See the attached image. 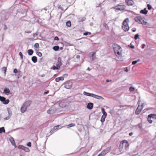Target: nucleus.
<instances>
[{"instance_id": "f257e3e1", "label": "nucleus", "mask_w": 156, "mask_h": 156, "mask_svg": "<svg viewBox=\"0 0 156 156\" xmlns=\"http://www.w3.org/2000/svg\"><path fill=\"white\" fill-rule=\"evenodd\" d=\"M113 48L116 55L119 57L122 55V49L120 46L117 44H114Z\"/></svg>"}, {"instance_id": "f03ea898", "label": "nucleus", "mask_w": 156, "mask_h": 156, "mask_svg": "<svg viewBox=\"0 0 156 156\" xmlns=\"http://www.w3.org/2000/svg\"><path fill=\"white\" fill-rule=\"evenodd\" d=\"M129 19L128 18L126 19L122 23V29L125 31H128L129 29V27L128 24Z\"/></svg>"}, {"instance_id": "7ed1b4c3", "label": "nucleus", "mask_w": 156, "mask_h": 156, "mask_svg": "<svg viewBox=\"0 0 156 156\" xmlns=\"http://www.w3.org/2000/svg\"><path fill=\"white\" fill-rule=\"evenodd\" d=\"M134 19L136 22L138 23H139L147 25V23L144 21L145 18L144 17H141L140 16H138L135 17Z\"/></svg>"}, {"instance_id": "20e7f679", "label": "nucleus", "mask_w": 156, "mask_h": 156, "mask_svg": "<svg viewBox=\"0 0 156 156\" xmlns=\"http://www.w3.org/2000/svg\"><path fill=\"white\" fill-rule=\"evenodd\" d=\"M126 8V6L125 5H118L115 6V10L118 11L119 10H124Z\"/></svg>"}, {"instance_id": "39448f33", "label": "nucleus", "mask_w": 156, "mask_h": 156, "mask_svg": "<svg viewBox=\"0 0 156 156\" xmlns=\"http://www.w3.org/2000/svg\"><path fill=\"white\" fill-rule=\"evenodd\" d=\"M0 101L2 102L4 104L6 105L8 104L9 101V99L6 100V98L3 97H2L0 96Z\"/></svg>"}, {"instance_id": "423d86ee", "label": "nucleus", "mask_w": 156, "mask_h": 156, "mask_svg": "<svg viewBox=\"0 0 156 156\" xmlns=\"http://www.w3.org/2000/svg\"><path fill=\"white\" fill-rule=\"evenodd\" d=\"M72 84V82L68 81L65 84V87L67 89H70L71 87Z\"/></svg>"}, {"instance_id": "0eeeda50", "label": "nucleus", "mask_w": 156, "mask_h": 156, "mask_svg": "<svg viewBox=\"0 0 156 156\" xmlns=\"http://www.w3.org/2000/svg\"><path fill=\"white\" fill-rule=\"evenodd\" d=\"M91 95H89V96L90 97H92L94 98H96L98 99L99 100H103L104 99V98L101 96H98V95H96L95 94H90Z\"/></svg>"}, {"instance_id": "6e6552de", "label": "nucleus", "mask_w": 156, "mask_h": 156, "mask_svg": "<svg viewBox=\"0 0 156 156\" xmlns=\"http://www.w3.org/2000/svg\"><path fill=\"white\" fill-rule=\"evenodd\" d=\"M19 148L24 150L26 152H29L30 151V150L28 148L25 147L23 145H19Z\"/></svg>"}, {"instance_id": "1a4fd4ad", "label": "nucleus", "mask_w": 156, "mask_h": 156, "mask_svg": "<svg viewBox=\"0 0 156 156\" xmlns=\"http://www.w3.org/2000/svg\"><path fill=\"white\" fill-rule=\"evenodd\" d=\"M90 54L91 55V57L90 62L93 61L95 59L96 57V52H91Z\"/></svg>"}, {"instance_id": "9d476101", "label": "nucleus", "mask_w": 156, "mask_h": 156, "mask_svg": "<svg viewBox=\"0 0 156 156\" xmlns=\"http://www.w3.org/2000/svg\"><path fill=\"white\" fill-rule=\"evenodd\" d=\"M61 59L59 57L58 58V61L56 62V66L59 68H60V66L62 65Z\"/></svg>"}, {"instance_id": "9b49d317", "label": "nucleus", "mask_w": 156, "mask_h": 156, "mask_svg": "<svg viewBox=\"0 0 156 156\" xmlns=\"http://www.w3.org/2000/svg\"><path fill=\"white\" fill-rule=\"evenodd\" d=\"M123 143L124 145L125 146V149L126 150H127L128 149V147H129V144L128 143L127 141L126 140H123Z\"/></svg>"}, {"instance_id": "f8f14e48", "label": "nucleus", "mask_w": 156, "mask_h": 156, "mask_svg": "<svg viewBox=\"0 0 156 156\" xmlns=\"http://www.w3.org/2000/svg\"><path fill=\"white\" fill-rule=\"evenodd\" d=\"M143 109V107L139 105L135 111V114L136 115L139 114Z\"/></svg>"}, {"instance_id": "ddd939ff", "label": "nucleus", "mask_w": 156, "mask_h": 156, "mask_svg": "<svg viewBox=\"0 0 156 156\" xmlns=\"http://www.w3.org/2000/svg\"><path fill=\"white\" fill-rule=\"evenodd\" d=\"M126 3L128 6L132 5L134 4L133 1L132 0H125Z\"/></svg>"}, {"instance_id": "4468645a", "label": "nucleus", "mask_w": 156, "mask_h": 156, "mask_svg": "<svg viewBox=\"0 0 156 156\" xmlns=\"http://www.w3.org/2000/svg\"><path fill=\"white\" fill-rule=\"evenodd\" d=\"M55 112V110L54 108H51L47 111V113L49 114H51L54 113Z\"/></svg>"}, {"instance_id": "2eb2a0df", "label": "nucleus", "mask_w": 156, "mask_h": 156, "mask_svg": "<svg viewBox=\"0 0 156 156\" xmlns=\"http://www.w3.org/2000/svg\"><path fill=\"white\" fill-rule=\"evenodd\" d=\"M27 108L23 104L21 108V112L22 113H24L27 110Z\"/></svg>"}, {"instance_id": "dca6fc26", "label": "nucleus", "mask_w": 156, "mask_h": 156, "mask_svg": "<svg viewBox=\"0 0 156 156\" xmlns=\"http://www.w3.org/2000/svg\"><path fill=\"white\" fill-rule=\"evenodd\" d=\"M107 115V114H103L102 116L101 121L102 122H103L105 120V119L106 118Z\"/></svg>"}, {"instance_id": "f3484780", "label": "nucleus", "mask_w": 156, "mask_h": 156, "mask_svg": "<svg viewBox=\"0 0 156 156\" xmlns=\"http://www.w3.org/2000/svg\"><path fill=\"white\" fill-rule=\"evenodd\" d=\"M124 145V144L122 140L121 142L119 147V150L120 152L122 151Z\"/></svg>"}, {"instance_id": "a211bd4d", "label": "nucleus", "mask_w": 156, "mask_h": 156, "mask_svg": "<svg viewBox=\"0 0 156 156\" xmlns=\"http://www.w3.org/2000/svg\"><path fill=\"white\" fill-rule=\"evenodd\" d=\"M9 115L6 117H5L4 118V119L5 120H7L9 119L11 117V112L10 111H9V110H8Z\"/></svg>"}, {"instance_id": "6ab92c4d", "label": "nucleus", "mask_w": 156, "mask_h": 156, "mask_svg": "<svg viewBox=\"0 0 156 156\" xmlns=\"http://www.w3.org/2000/svg\"><path fill=\"white\" fill-rule=\"evenodd\" d=\"M31 104V101H26L23 104L27 108Z\"/></svg>"}, {"instance_id": "aec40b11", "label": "nucleus", "mask_w": 156, "mask_h": 156, "mask_svg": "<svg viewBox=\"0 0 156 156\" xmlns=\"http://www.w3.org/2000/svg\"><path fill=\"white\" fill-rule=\"evenodd\" d=\"M3 92L6 95H9L10 94V91L9 89L6 88L4 90Z\"/></svg>"}, {"instance_id": "412c9836", "label": "nucleus", "mask_w": 156, "mask_h": 156, "mask_svg": "<svg viewBox=\"0 0 156 156\" xmlns=\"http://www.w3.org/2000/svg\"><path fill=\"white\" fill-rule=\"evenodd\" d=\"M93 104L92 103H89L87 104V108L89 109H91L92 108Z\"/></svg>"}, {"instance_id": "4be33fe9", "label": "nucleus", "mask_w": 156, "mask_h": 156, "mask_svg": "<svg viewBox=\"0 0 156 156\" xmlns=\"http://www.w3.org/2000/svg\"><path fill=\"white\" fill-rule=\"evenodd\" d=\"M9 140L10 142L14 146H16V144L15 143L14 140L13 138L11 137H10L9 139Z\"/></svg>"}, {"instance_id": "5701e85b", "label": "nucleus", "mask_w": 156, "mask_h": 156, "mask_svg": "<svg viewBox=\"0 0 156 156\" xmlns=\"http://www.w3.org/2000/svg\"><path fill=\"white\" fill-rule=\"evenodd\" d=\"M147 12H148V10H147L146 9V8H145L143 10H141L140 11V13L144 14V15H146V14H147Z\"/></svg>"}, {"instance_id": "b1692460", "label": "nucleus", "mask_w": 156, "mask_h": 156, "mask_svg": "<svg viewBox=\"0 0 156 156\" xmlns=\"http://www.w3.org/2000/svg\"><path fill=\"white\" fill-rule=\"evenodd\" d=\"M149 115L151 117L152 119L154 121L156 119V115L151 114Z\"/></svg>"}, {"instance_id": "393cba45", "label": "nucleus", "mask_w": 156, "mask_h": 156, "mask_svg": "<svg viewBox=\"0 0 156 156\" xmlns=\"http://www.w3.org/2000/svg\"><path fill=\"white\" fill-rule=\"evenodd\" d=\"M147 120L148 122L150 123H152V122L153 121H154L151 118V117L150 116H149V115H148V117Z\"/></svg>"}, {"instance_id": "a878e982", "label": "nucleus", "mask_w": 156, "mask_h": 156, "mask_svg": "<svg viewBox=\"0 0 156 156\" xmlns=\"http://www.w3.org/2000/svg\"><path fill=\"white\" fill-rule=\"evenodd\" d=\"M31 60L34 63L36 62L37 61V58L35 56L32 57L31 58Z\"/></svg>"}, {"instance_id": "bb28decb", "label": "nucleus", "mask_w": 156, "mask_h": 156, "mask_svg": "<svg viewBox=\"0 0 156 156\" xmlns=\"http://www.w3.org/2000/svg\"><path fill=\"white\" fill-rule=\"evenodd\" d=\"M33 51L32 49H29L27 51V52L29 55H32L33 54Z\"/></svg>"}, {"instance_id": "cd10ccee", "label": "nucleus", "mask_w": 156, "mask_h": 156, "mask_svg": "<svg viewBox=\"0 0 156 156\" xmlns=\"http://www.w3.org/2000/svg\"><path fill=\"white\" fill-rule=\"evenodd\" d=\"M59 126H57L54 127L53 129L50 131V133H51L52 131H54V130H55L57 129Z\"/></svg>"}, {"instance_id": "c85d7f7f", "label": "nucleus", "mask_w": 156, "mask_h": 156, "mask_svg": "<svg viewBox=\"0 0 156 156\" xmlns=\"http://www.w3.org/2000/svg\"><path fill=\"white\" fill-rule=\"evenodd\" d=\"M110 150V148L108 147V148H107L105 149L104 151H105V152L106 154H107V153H108V152H109Z\"/></svg>"}, {"instance_id": "c756f323", "label": "nucleus", "mask_w": 156, "mask_h": 156, "mask_svg": "<svg viewBox=\"0 0 156 156\" xmlns=\"http://www.w3.org/2000/svg\"><path fill=\"white\" fill-rule=\"evenodd\" d=\"M66 25L68 27H70L71 26V23L70 21H68L66 23Z\"/></svg>"}, {"instance_id": "7c9ffc66", "label": "nucleus", "mask_w": 156, "mask_h": 156, "mask_svg": "<svg viewBox=\"0 0 156 156\" xmlns=\"http://www.w3.org/2000/svg\"><path fill=\"white\" fill-rule=\"evenodd\" d=\"M59 68H58L57 66H53L51 68V69H52L53 70H57Z\"/></svg>"}, {"instance_id": "2f4dec72", "label": "nucleus", "mask_w": 156, "mask_h": 156, "mask_svg": "<svg viewBox=\"0 0 156 156\" xmlns=\"http://www.w3.org/2000/svg\"><path fill=\"white\" fill-rule=\"evenodd\" d=\"M140 61V59H138L137 60L134 61L132 62V65H134L136 64L137 62H139Z\"/></svg>"}, {"instance_id": "473e14b6", "label": "nucleus", "mask_w": 156, "mask_h": 156, "mask_svg": "<svg viewBox=\"0 0 156 156\" xmlns=\"http://www.w3.org/2000/svg\"><path fill=\"white\" fill-rule=\"evenodd\" d=\"M75 126V124L71 123V124H70L68 125L67 128H69L70 127H73V126Z\"/></svg>"}, {"instance_id": "72a5a7b5", "label": "nucleus", "mask_w": 156, "mask_h": 156, "mask_svg": "<svg viewBox=\"0 0 156 156\" xmlns=\"http://www.w3.org/2000/svg\"><path fill=\"white\" fill-rule=\"evenodd\" d=\"M59 47L58 46H55L53 47V49L55 51H56L58 50Z\"/></svg>"}, {"instance_id": "f704fd0d", "label": "nucleus", "mask_w": 156, "mask_h": 156, "mask_svg": "<svg viewBox=\"0 0 156 156\" xmlns=\"http://www.w3.org/2000/svg\"><path fill=\"white\" fill-rule=\"evenodd\" d=\"M5 131L4 127H2L0 128V133H1L2 132L5 133Z\"/></svg>"}, {"instance_id": "c9c22d12", "label": "nucleus", "mask_w": 156, "mask_h": 156, "mask_svg": "<svg viewBox=\"0 0 156 156\" xmlns=\"http://www.w3.org/2000/svg\"><path fill=\"white\" fill-rule=\"evenodd\" d=\"M134 90H135V88L133 87H131L129 88V90L130 92H133V91H134Z\"/></svg>"}, {"instance_id": "e433bc0d", "label": "nucleus", "mask_w": 156, "mask_h": 156, "mask_svg": "<svg viewBox=\"0 0 156 156\" xmlns=\"http://www.w3.org/2000/svg\"><path fill=\"white\" fill-rule=\"evenodd\" d=\"M101 111L103 113V114H107V113L105 111V109L104 108H101Z\"/></svg>"}, {"instance_id": "4c0bfd02", "label": "nucleus", "mask_w": 156, "mask_h": 156, "mask_svg": "<svg viewBox=\"0 0 156 156\" xmlns=\"http://www.w3.org/2000/svg\"><path fill=\"white\" fill-rule=\"evenodd\" d=\"M90 94L91 93H88V92H87L86 91H84L83 92V94L85 95H87V96H89V95H91Z\"/></svg>"}, {"instance_id": "58836bf2", "label": "nucleus", "mask_w": 156, "mask_h": 156, "mask_svg": "<svg viewBox=\"0 0 156 156\" xmlns=\"http://www.w3.org/2000/svg\"><path fill=\"white\" fill-rule=\"evenodd\" d=\"M37 55H38L39 57H41L42 56V53L39 51H37L36 52Z\"/></svg>"}, {"instance_id": "ea45409f", "label": "nucleus", "mask_w": 156, "mask_h": 156, "mask_svg": "<svg viewBox=\"0 0 156 156\" xmlns=\"http://www.w3.org/2000/svg\"><path fill=\"white\" fill-rule=\"evenodd\" d=\"M39 46V44L38 43H36L34 45V47L35 48H38Z\"/></svg>"}, {"instance_id": "a19ab883", "label": "nucleus", "mask_w": 156, "mask_h": 156, "mask_svg": "<svg viewBox=\"0 0 156 156\" xmlns=\"http://www.w3.org/2000/svg\"><path fill=\"white\" fill-rule=\"evenodd\" d=\"M139 35L138 34H136L134 37V39L135 40H136L138 38H139Z\"/></svg>"}, {"instance_id": "79ce46f5", "label": "nucleus", "mask_w": 156, "mask_h": 156, "mask_svg": "<svg viewBox=\"0 0 156 156\" xmlns=\"http://www.w3.org/2000/svg\"><path fill=\"white\" fill-rule=\"evenodd\" d=\"M147 8H148V9H149V10H150L152 8V7L150 5V4H148L147 5Z\"/></svg>"}, {"instance_id": "37998d69", "label": "nucleus", "mask_w": 156, "mask_h": 156, "mask_svg": "<svg viewBox=\"0 0 156 156\" xmlns=\"http://www.w3.org/2000/svg\"><path fill=\"white\" fill-rule=\"evenodd\" d=\"M91 34V33L90 32H86L85 33H83V35H85V36H86V35H88V34H89V35H90Z\"/></svg>"}, {"instance_id": "c03bdc74", "label": "nucleus", "mask_w": 156, "mask_h": 156, "mask_svg": "<svg viewBox=\"0 0 156 156\" xmlns=\"http://www.w3.org/2000/svg\"><path fill=\"white\" fill-rule=\"evenodd\" d=\"M20 56L21 58L22 59L23 58V55L22 52H20L19 53Z\"/></svg>"}, {"instance_id": "a18cd8bd", "label": "nucleus", "mask_w": 156, "mask_h": 156, "mask_svg": "<svg viewBox=\"0 0 156 156\" xmlns=\"http://www.w3.org/2000/svg\"><path fill=\"white\" fill-rule=\"evenodd\" d=\"M38 33L36 32L35 33H34L33 34V36L34 37H35L36 36L38 35Z\"/></svg>"}, {"instance_id": "49530a36", "label": "nucleus", "mask_w": 156, "mask_h": 156, "mask_svg": "<svg viewBox=\"0 0 156 156\" xmlns=\"http://www.w3.org/2000/svg\"><path fill=\"white\" fill-rule=\"evenodd\" d=\"M101 153V154H102V155L103 156H104L106 154L105 152V151H104V150L102 151Z\"/></svg>"}, {"instance_id": "de8ad7c7", "label": "nucleus", "mask_w": 156, "mask_h": 156, "mask_svg": "<svg viewBox=\"0 0 156 156\" xmlns=\"http://www.w3.org/2000/svg\"><path fill=\"white\" fill-rule=\"evenodd\" d=\"M101 153V154H102V155L103 156H104L106 154L105 152V151H104V150L102 151Z\"/></svg>"}, {"instance_id": "09e8293b", "label": "nucleus", "mask_w": 156, "mask_h": 156, "mask_svg": "<svg viewBox=\"0 0 156 156\" xmlns=\"http://www.w3.org/2000/svg\"><path fill=\"white\" fill-rule=\"evenodd\" d=\"M58 78L59 79L60 81V80H63L64 79V78L63 76H62L58 77Z\"/></svg>"}, {"instance_id": "8fccbe9b", "label": "nucleus", "mask_w": 156, "mask_h": 156, "mask_svg": "<svg viewBox=\"0 0 156 156\" xmlns=\"http://www.w3.org/2000/svg\"><path fill=\"white\" fill-rule=\"evenodd\" d=\"M2 69L4 71V73H5L6 72V68L5 67H3L2 68Z\"/></svg>"}, {"instance_id": "3c124183", "label": "nucleus", "mask_w": 156, "mask_h": 156, "mask_svg": "<svg viewBox=\"0 0 156 156\" xmlns=\"http://www.w3.org/2000/svg\"><path fill=\"white\" fill-rule=\"evenodd\" d=\"M13 72L14 73H18V70L16 69H14Z\"/></svg>"}, {"instance_id": "603ef678", "label": "nucleus", "mask_w": 156, "mask_h": 156, "mask_svg": "<svg viewBox=\"0 0 156 156\" xmlns=\"http://www.w3.org/2000/svg\"><path fill=\"white\" fill-rule=\"evenodd\" d=\"M31 31L30 30H26L25 31V33H26L30 34L31 33Z\"/></svg>"}, {"instance_id": "864d4df0", "label": "nucleus", "mask_w": 156, "mask_h": 156, "mask_svg": "<svg viewBox=\"0 0 156 156\" xmlns=\"http://www.w3.org/2000/svg\"><path fill=\"white\" fill-rule=\"evenodd\" d=\"M55 80L57 82H59L60 81V80L58 77L56 78L55 79Z\"/></svg>"}, {"instance_id": "5fc2aeb1", "label": "nucleus", "mask_w": 156, "mask_h": 156, "mask_svg": "<svg viewBox=\"0 0 156 156\" xmlns=\"http://www.w3.org/2000/svg\"><path fill=\"white\" fill-rule=\"evenodd\" d=\"M146 45L144 44H142L141 46V47L143 49L145 47V46Z\"/></svg>"}, {"instance_id": "6e6d98bb", "label": "nucleus", "mask_w": 156, "mask_h": 156, "mask_svg": "<svg viewBox=\"0 0 156 156\" xmlns=\"http://www.w3.org/2000/svg\"><path fill=\"white\" fill-rule=\"evenodd\" d=\"M27 145L30 147L31 146V143L30 142H29L27 144Z\"/></svg>"}, {"instance_id": "4d7b16f0", "label": "nucleus", "mask_w": 156, "mask_h": 156, "mask_svg": "<svg viewBox=\"0 0 156 156\" xmlns=\"http://www.w3.org/2000/svg\"><path fill=\"white\" fill-rule=\"evenodd\" d=\"M54 40H57L58 41L59 40V38L57 37H55L54 38Z\"/></svg>"}, {"instance_id": "13d9d810", "label": "nucleus", "mask_w": 156, "mask_h": 156, "mask_svg": "<svg viewBox=\"0 0 156 156\" xmlns=\"http://www.w3.org/2000/svg\"><path fill=\"white\" fill-rule=\"evenodd\" d=\"M76 57L78 59L79 58H80V56L79 55H77L76 56Z\"/></svg>"}, {"instance_id": "bf43d9fd", "label": "nucleus", "mask_w": 156, "mask_h": 156, "mask_svg": "<svg viewBox=\"0 0 156 156\" xmlns=\"http://www.w3.org/2000/svg\"><path fill=\"white\" fill-rule=\"evenodd\" d=\"M136 28L133 29H132V31L133 32H135V31H136Z\"/></svg>"}, {"instance_id": "052dcab7", "label": "nucleus", "mask_w": 156, "mask_h": 156, "mask_svg": "<svg viewBox=\"0 0 156 156\" xmlns=\"http://www.w3.org/2000/svg\"><path fill=\"white\" fill-rule=\"evenodd\" d=\"M68 76V74H63L62 76H63L64 77V76Z\"/></svg>"}, {"instance_id": "680f3d73", "label": "nucleus", "mask_w": 156, "mask_h": 156, "mask_svg": "<svg viewBox=\"0 0 156 156\" xmlns=\"http://www.w3.org/2000/svg\"><path fill=\"white\" fill-rule=\"evenodd\" d=\"M133 134V133L132 132H131L129 134V136H131Z\"/></svg>"}, {"instance_id": "e2e57ef3", "label": "nucleus", "mask_w": 156, "mask_h": 156, "mask_svg": "<svg viewBox=\"0 0 156 156\" xmlns=\"http://www.w3.org/2000/svg\"><path fill=\"white\" fill-rule=\"evenodd\" d=\"M106 82L107 83L109 82H111V80H106Z\"/></svg>"}, {"instance_id": "0e129e2a", "label": "nucleus", "mask_w": 156, "mask_h": 156, "mask_svg": "<svg viewBox=\"0 0 156 156\" xmlns=\"http://www.w3.org/2000/svg\"><path fill=\"white\" fill-rule=\"evenodd\" d=\"M48 91H47V92H44V94H48Z\"/></svg>"}, {"instance_id": "69168bd1", "label": "nucleus", "mask_w": 156, "mask_h": 156, "mask_svg": "<svg viewBox=\"0 0 156 156\" xmlns=\"http://www.w3.org/2000/svg\"><path fill=\"white\" fill-rule=\"evenodd\" d=\"M144 106V103H143L140 106L142 107L143 108V107Z\"/></svg>"}, {"instance_id": "338daca9", "label": "nucleus", "mask_w": 156, "mask_h": 156, "mask_svg": "<svg viewBox=\"0 0 156 156\" xmlns=\"http://www.w3.org/2000/svg\"><path fill=\"white\" fill-rule=\"evenodd\" d=\"M130 47L132 48H134V46H133V45H132V46H130Z\"/></svg>"}, {"instance_id": "774afa93", "label": "nucleus", "mask_w": 156, "mask_h": 156, "mask_svg": "<svg viewBox=\"0 0 156 156\" xmlns=\"http://www.w3.org/2000/svg\"><path fill=\"white\" fill-rule=\"evenodd\" d=\"M98 156H103L101 153Z\"/></svg>"}]
</instances>
